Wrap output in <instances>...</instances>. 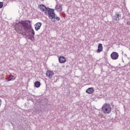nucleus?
Instances as JSON below:
<instances>
[{
	"label": "nucleus",
	"instance_id": "nucleus-1",
	"mask_svg": "<svg viewBox=\"0 0 130 130\" xmlns=\"http://www.w3.org/2000/svg\"><path fill=\"white\" fill-rule=\"evenodd\" d=\"M39 8L46 16H48L49 19H50L53 23H55V19L56 21H59L60 20V17L56 16V14L54 12V9L46 7V6L43 4L39 6Z\"/></svg>",
	"mask_w": 130,
	"mask_h": 130
},
{
	"label": "nucleus",
	"instance_id": "nucleus-2",
	"mask_svg": "<svg viewBox=\"0 0 130 130\" xmlns=\"http://www.w3.org/2000/svg\"><path fill=\"white\" fill-rule=\"evenodd\" d=\"M21 24L23 28V30L26 34H29L31 29H32V25L26 22H21Z\"/></svg>",
	"mask_w": 130,
	"mask_h": 130
},
{
	"label": "nucleus",
	"instance_id": "nucleus-3",
	"mask_svg": "<svg viewBox=\"0 0 130 130\" xmlns=\"http://www.w3.org/2000/svg\"><path fill=\"white\" fill-rule=\"evenodd\" d=\"M111 106L109 104L105 103L102 107V111L105 114H109L111 112Z\"/></svg>",
	"mask_w": 130,
	"mask_h": 130
},
{
	"label": "nucleus",
	"instance_id": "nucleus-4",
	"mask_svg": "<svg viewBox=\"0 0 130 130\" xmlns=\"http://www.w3.org/2000/svg\"><path fill=\"white\" fill-rule=\"evenodd\" d=\"M120 18H121V14H119L118 12L116 13L115 15L112 16L113 21H119Z\"/></svg>",
	"mask_w": 130,
	"mask_h": 130
},
{
	"label": "nucleus",
	"instance_id": "nucleus-5",
	"mask_svg": "<svg viewBox=\"0 0 130 130\" xmlns=\"http://www.w3.org/2000/svg\"><path fill=\"white\" fill-rule=\"evenodd\" d=\"M119 56L118 53L116 52H113L111 54V58H112V59L116 60L118 58Z\"/></svg>",
	"mask_w": 130,
	"mask_h": 130
},
{
	"label": "nucleus",
	"instance_id": "nucleus-6",
	"mask_svg": "<svg viewBox=\"0 0 130 130\" xmlns=\"http://www.w3.org/2000/svg\"><path fill=\"white\" fill-rule=\"evenodd\" d=\"M42 23L41 22H38L35 25V30L38 31L41 27Z\"/></svg>",
	"mask_w": 130,
	"mask_h": 130
},
{
	"label": "nucleus",
	"instance_id": "nucleus-7",
	"mask_svg": "<svg viewBox=\"0 0 130 130\" xmlns=\"http://www.w3.org/2000/svg\"><path fill=\"white\" fill-rule=\"evenodd\" d=\"M53 75H54V73L52 71H47L46 72V76L48 77L50 79H51V77H52V76H53Z\"/></svg>",
	"mask_w": 130,
	"mask_h": 130
},
{
	"label": "nucleus",
	"instance_id": "nucleus-8",
	"mask_svg": "<svg viewBox=\"0 0 130 130\" xmlns=\"http://www.w3.org/2000/svg\"><path fill=\"white\" fill-rule=\"evenodd\" d=\"M102 50H103V46H102V44H99L98 45V48L97 50L98 53H100Z\"/></svg>",
	"mask_w": 130,
	"mask_h": 130
},
{
	"label": "nucleus",
	"instance_id": "nucleus-9",
	"mask_svg": "<svg viewBox=\"0 0 130 130\" xmlns=\"http://www.w3.org/2000/svg\"><path fill=\"white\" fill-rule=\"evenodd\" d=\"M86 92L88 94H93L94 93V88L89 87L86 90Z\"/></svg>",
	"mask_w": 130,
	"mask_h": 130
},
{
	"label": "nucleus",
	"instance_id": "nucleus-10",
	"mask_svg": "<svg viewBox=\"0 0 130 130\" xmlns=\"http://www.w3.org/2000/svg\"><path fill=\"white\" fill-rule=\"evenodd\" d=\"M58 60L60 63H63V62H66V57L63 56H60L59 57Z\"/></svg>",
	"mask_w": 130,
	"mask_h": 130
},
{
	"label": "nucleus",
	"instance_id": "nucleus-11",
	"mask_svg": "<svg viewBox=\"0 0 130 130\" xmlns=\"http://www.w3.org/2000/svg\"><path fill=\"white\" fill-rule=\"evenodd\" d=\"M55 9L57 12H61V11H62V8H61V5H56L55 7Z\"/></svg>",
	"mask_w": 130,
	"mask_h": 130
},
{
	"label": "nucleus",
	"instance_id": "nucleus-12",
	"mask_svg": "<svg viewBox=\"0 0 130 130\" xmlns=\"http://www.w3.org/2000/svg\"><path fill=\"white\" fill-rule=\"evenodd\" d=\"M34 85L36 88H39V87L41 86V83L39 81H36L34 83Z\"/></svg>",
	"mask_w": 130,
	"mask_h": 130
},
{
	"label": "nucleus",
	"instance_id": "nucleus-13",
	"mask_svg": "<svg viewBox=\"0 0 130 130\" xmlns=\"http://www.w3.org/2000/svg\"><path fill=\"white\" fill-rule=\"evenodd\" d=\"M30 32H31L30 36H35V31H34V29L32 27L30 29Z\"/></svg>",
	"mask_w": 130,
	"mask_h": 130
},
{
	"label": "nucleus",
	"instance_id": "nucleus-14",
	"mask_svg": "<svg viewBox=\"0 0 130 130\" xmlns=\"http://www.w3.org/2000/svg\"><path fill=\"white\" fill-rule=\"evenodd\" d=\"M28 39H29V40H31V41H32V42H34L35 41V38L33 36H30Z\"/></svg>",
	"mask_w": 130,
	"mask_h": 130
},
{
	"label": "nucleus",
	"instance_id": "nucleus-15",
	"mask_svg": "<svg viewBox=\"0 0 130 130\" xmlns=\"http://www.w3.org/2000/svg\"><path fill=\"white\" fill-rule=\"evenodd\" d=\"M13 78H14V76L11 75L9 78L7 79V82H10V81H12L13 79Z\"/></svg>",
	"mask_w": 130,
	"mask_h": 130
},
{
	"label": "nucleus",
	"instance_id": "nucleus-16",
	"mask_svg": "<svg viewBox=\"0 0 130 130\" xmlns=\"http://www.w3.org/2000/svg\"><path fill=\"white\" fill-rule=\"evenodd\" d=\"M4 7V3L3 2H0V9H2Z\"/></svg>",
	"mask_w": 130,
	"mask_h": 130
},
{
	"label": "nucleus",
	"instance_id": "nucleus-17",
	"mask_svg": "<svg viewBox=\"0 0 130 130\" xmlns=\"http://www.w3.org/2000/svg\"><path fill=\"white\" fill-rule=\"evenodd\" d=\"M126 24H127V25L129 26L130 25V21H127Z\"/></svg>",
	"mask_w": 130,
	"mask_h": 130
},
{
	"label": "nucleus",
	"instance_id": "nucleus-18",
	"mask_svg": "<svg viewBox=\"0 0 130 130\" xmlns=\"http://www.w3.org/2000/svg\"><path fill=\"white\" fill-rule=\"evenodd\" d=\"M1 102H2V100L0 99V106L2 105V104L1 103Z\"/></svg>",
	"mask_w": 130,
	"mask_h": 130
},
{
	"label": "nucleus",
	"instance_id": "nucleus-19",
	"mask_svg": "<svg viewBox=\"0 0 130 130\" xmlns=\"http://www.w3.org/2000/svg\"><path fill=\"white\" fill-rule=\"evenodd\" d=\"M19 31H20V32H22V30L20 29H19Z\"/></svg>",
	"mask_w": 130,
	"mask_h": 130
}]
</instances>
